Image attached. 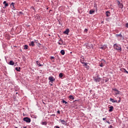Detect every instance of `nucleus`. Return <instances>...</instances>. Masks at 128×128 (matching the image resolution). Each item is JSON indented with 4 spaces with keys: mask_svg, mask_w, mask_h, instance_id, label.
<instances>
[{
    "mask_svg": "<svg viewBox=\"0 0 128 128\" xmlns=\"http://www.w3.org/2000/svg\"><path fill=\"white\" fill-rule=\"evenodd\" d=\"M109 108H110L108 110L109 112H112V110H114V106H110Z\"/></svg>",
    "mask_w": 128,
    "mask_h": 128,
    "instance_id": "obj_12",
    "label": "nucleus"
},
{
    "mask_svg": "<svg viewBox=\"0 0 128 128\" xmlns=\"http://www.w3.org/2000/svg\"><path fill=\"white\" fill-rule=\"evenodd\" d=\"M18 94V92H16V94Z\"/></svg>",
    "mask_w": 128,
    "mask_h": 128,
    "instance_id": "obj_59",
    "label": "nucleus"
},
{
    "mask_svg": "<svg viewBox=\"0 0 128 128\" xmlns=\"http://www.w3.org/2000/svg\"><path fill=\"white\" fill-rule=\"evenodd\" d=\"M112 90H114V92H116L115 93V94L116 96H118V94H120V92L118 90V89L114 88H112Z\"/></svg>",
    "mask_w": 128,
    "mask_h": 128,
    "instance_id": "obj_5",
    "label": "nucleus"
},
{
    "mask_svg": "<svg viewBox=\"0 0 128 128\" xmlns=\"http://www.w3.org/2000/svg\"><path fill=\"white\" fill-rule=\"evenodd\" d=\"M75 102H78V100H75Z\"/></svg>",
    "mask_w": 128,
    "mask_h": 128,
    "instance_id": "obj_53",
    "label": "nucleus"
},
{
    "mask_svg": "<svg viewBox=\"0 0 128 128\" xmlns=\"http://www.w3.org/2000/svg\"><path fill=\"white\" fill-rule=\"evenodd\" d=\"M125 26H126V28H128V23H126Z\"/></svg>",
    "mask_w": 128,
    "mask_h": 128,
    "instance_id": "obj_35",
    "label": "nucleus"
},
{
    "mask_svg": "<svg viewBox=\"0 0 128 128\" xmlns=\"http://www.w3.org/2000/svg\"><path fill=\"white\" fill-rule=\"evenodd\" d=\"M101 62H102V64H106V60H104V59H102Z\"/></svg>",
    "mask_w": 128,
    "mask_h": 128,
    "instance_id": "obj_29",
    "label": "nucleus"
},
{
    "mask_svg": "<svg viewBox=\"0 0 128 128\" xmlns=\"http://www.w3.org/2000/svg\"><path fill=\"white\" fill-rule=\"evenodd\" d=\"M57 113L60 114V110H58Z\"/></svg>",
    "mask_w": 128,
    "mask_h": 128,
    "instance_id": "obj_38",
    "label": "nucleus"
},
{
    "mask_svg": "<svg viewBox=\"0 0 128 128\" xmlns=\"http://www.w3.org/2000/svg\"><path fill=\"white\" fill-rule=\"evenodd\" d=\"M10 6H13L12 10H16V7L14 6V2H12Z\"/></svg>",
    "mask_w": 128,
    "mask_h": 128,
    "instance_id": "obj_17",
    "label": "nucleus"
},
{
    "mask_svg": "<svg viewBox=\"0 0 128 128\" xmlns=\"http://www.w3.org/2000/svg\"><path fill=\"white\" fill-rule=\"evenodd\" d=\"M60 22H62V20H58V24H60V26H62V23Z\"/></svg>",
    "mask_w": 128,
    "mask_h": 128,
    "instance_id": "obj_32",
    "label": "nucleus"
},
{
    "mask_svg": "<svg viewBox=\"0 0 128 128\" xmlns=\"http://www.w3.org/2000/svg\"><path fill=\"white\" fill-rule=\"evenodd\" d=\"M114 50H118L119 52H122V46H120V45L115 44L114 45Z\"/></svg>",
    "mask_w": 128,
    "mask_h": 128,
    "instance_id": "obj_1",
    "label": "nucleus"
},
{
    "mask_svg": "<svg viewBox=\"0 0 128 128\" xmlns=\"http://www.w3.org/2000/svg\"><path fill=\"white\" fill-rule=\"evenodd\" d=\"M69 98H70V100H74V96H72V95H70L69 96Z\"/></svg>",
    "mask_w": 128,
    "mask_h": 128,
    "instance_id": "obj_28",
    "label": "nucleus"
},
{
    "mask_svg": "<svg viewBox=\"0 0 128 128\" xmlns=\"http://www.w3.org/2000/svg\"><path fill=\"white\" fill-rule=\"evenodd\" d=\"M110 102H113V103L118 102L117 100H114L112 98H110Z\"/></svg>",
    "mask_w": 128,
    "mask_h": 128,
    "instance_id": "obj_13",
    "label": "nucleus"
},
{
    "mask_svg": "<svg viewBox=\"0 0 128 128\" xmlns=\"http://www.w3.org/2000/svg\"><path fill=\"white\" fill-rule=\"evenodd\" d=\"M56 128H60V126H56Z\"/></svg>",
    "mask_w": 128,
    "mask_h": 128,
    "instance_id": "obj_46",
    "label": "nucleus"
},
{
    "mask_svg": "<svg viewBox=\"0 0 128 128\" xmlns=\"http://www.w3.org/2000/svg\"><path fill=\"white\" fill-rule=\"evenodd\" d=\"M34 118H36V116H34Z\"/></svg>",
    "mask_w": 128,
    "mask_h": 128,
    "instance_id": "obj_56",
    "label": "nucleus"
},
{
    "mask_svg": "<svg viewBox=\"0 0 128 128\" xmlns=\"http://www.w3.org/2000/svg\"><path fill=\"white\" fill-rule=\"evenodd\" d=\"M48 80H50L49 84L50 86H52L54 82H56V78H54L52 76H49Z\"/></svg>",
    "mask_w": 128,
    "mask_h": 128,
    "instance_id": "obj_3",
    "label": "nucleus"
},
{
    "mask_svg": "<svg viewBox=\"0 0 128 128\" xmlns=\"http://www.w3.org/2000/svg\"><path fill=\"white\" fill-rule=\"evenodd\" d=\"M93 78L95 82H100L102 80V78L100 77L98 74H96V76L93 77Z\"/></svg>",
    "mask_w": 128,
    "mask_h": 128,
    "instance_id": "obj_2",
    "label": "nucleus"
},
{
    "mask_svg": "<svg viewBox=\"0 0 128 128\" xmlns=\"http://www.w3.org/2000/svg\"><path fill=\"white\" fill-rule=\"evenodd\" d=\"M83 64L84 66H88V63H86L84 62V63H83Z\"/></svg>",
    "mask_w": 128,
    "mask_h": 128,
    "instance_id": "obj_30",
    "label": "nucleus"
},
{
    "mask_svg": "<svg viewBox=\"0 0 128 128\" xmlns=\"http://www.w3.org/2000/svg\"><path fill=\"white\" fill-rule=\"evenodd\" d=\"M15 70H16L17 71V72H20V67H18H18H16V68H15Z\"/></svg>",
    "mask_w": 128,
    "mask_h": 128,
    "instance_id": "obj_25",
    "label": "nucleus"
},
{
    "mask_svg": "<svg viewBox=\"0 0 128 128\" xmlns=\"http://www.w3.org/2000/svg\"><path fill=\"white\" fill-rule=\"evenodd\" d=\"M62 76H64V74L60 73L59 74V78H62Z\"/></svg>",
    "mask_w": 128,
    "mask_h": 128,
    "instance_id": "obj_23",
    "label": "nucleus"
},
{
    "mask_svg": "<svg viewBox=\"0 0 128 128\" xmlns=\"http://www.w3.org/2000/svg\"><path fill=\"white\" fill-rule=\"evenodd\" d=\"M106 120V118H102L103 120Z\"/></svg>",
    "mask_w": 128,
    "mask_h": 128,
    "instance_id": "obj_42",
    "label": "nucleus"
},
{
    "mask_svg": "<svg viewBox=\"0 0 128 128\" xmlns=\"http://www.w3.org/2000/svg\"><path fill=\"white\" fill-rule=\"evenodd\" d=\"M54 56H51V58H50L51 60H54Z\"/></svg>",
    "mask_w": 128,
    "mask_h": 128,
    "instance_id": "obj_41",
    "label": "nucleus"
},
{
    "mask_svg": "<svg viewBox=\"0 0 128 128\" xmlns=\"http://www.w3.org/2000/svg\"><path fill=\"white\" fill-rule=\"evenodd\" d=\"M109 14H110V11H106V16L107 17L110 16Z\"/></svg>",
    "mask_w": 128,
    "mask_h": 128,
    "instance_id": "obj_21",
    "label": "nucleus"
},
{
    "mask_svg": "<svg viewBox=\"0 0 128 128\" xmlns=\"http://www.w3.org/2000/svg\"><path fill=\"white\" fill-rule=\"evenodd\" d=\"M90 92H92V90H90Z\"/></svg>",
    "mask_w": 128,
    "mask_h": 128,
    "instance_id": "obj_62",
    "label": "nucleus"
},
{
    "mask_svg": "<svg viewBox=\"0 0 128 128\" xmlns=\"http://www.w3.org/2000/svg\"><path fill=\"white\" fill-rule=\"evenodd\" d=\"M119 2V4H120V2Z\"/></svg>",
    "mask_w": 128,
    "mask_h": 128,
    "instance_id": "obj_64",
    "label": "nucleus"
},
{
    "mask_svg": "<svg viewBox=\"0 0 128 128\" xmlns=\"http://www.w3.org/2000/svg\"><path fill=\"white\" fill-rule=\"evenodd\" d=\"M60 122L61 124H66V122H68L67 120L66 121L64 120H62V119H60Z\"/></svg>",
    "mask_w": 128,
    "mask_h": 128,
    "instance_id": "obj_10",
    "label": "nucleus"
},
{
    "mask_svg": "<svg viewBox=\"0 0 128 128\" xmlns=\"http://www.w3.org/2000/svg\"><path fill=\"white\" fill-rule=\"evenodd\" d=\"M70 32V29L67 28L66 30L65 31H64L63 32V34H68V33Z\"/></svg>",
    "mask_w": 128,
    "mask_h": 128,
    "instance_id": "obj_7",
    "label": "nucleus"
},
{
    "mask_svg": "<svg viewBox=\"0 0 128 128\" xmlns=\"http://www.w3.org/2000/svg\"><path fill=\"white\" fill-rule=\"evenodd\" d=\"M36 42V44H38V40H34V43Z\"/></svg>",
    "mask_w": 128,
    "mask_h": 128,
    "instance_id": "obj_33",
    "label": "nucleus"
},
{
    "mask_svg": "<svg viewBox=\"0 0 128 128\" xmlns=\"http://www.w3.org/2000/svg\"><path fill=\"white\" fill-rule=\"evenodd\" d=\"M98 48H100L101 50H106V45H101L100 46H99Z\"/></svg>",
    "mask_w": 128,
    "mask_h": 128,
    "instance_id": "obj_6",
    "label": "nucleus"
},
{
    "mask_svg": "<svg viewBox=\"0 0 128 128\" xmlns=\"http://www.w3.org/2000/svg\"><path fill=\"white\" fill-rule=\"evenodd\" d=\"M19 14H22V12H19Z\"/></svg>",
    "mask_w": 128,
    "mask_h": 128,
    "instance_id": "obj_50",
    "label": "nucleus"
},
{
    "mask_svg": "<svg viewBox=\"0 0 128 128\" xmlns=\"http://www.w3.org/2000/svg\"><path fill=\"white\" fill-rule=\"evenodd\" d=\"M36 2H38V0H36Z\"/></svg>",
    "mask_w": 128,
    "mask_h": 128,
    "instance_id": "obj_55",
    "label": "nucleus"
},
{
    "mask_svg": "<svg viewBox=\"0 0 128 128\" xmlns=\"http://www.w3.org/2000/svg\"><path fill=\"white\" fill-rule=\"evenodd\" d=\"M60 40V42H61V44H64V41L62 40V39H60V40Z\"/></svg>",
    "mask_w": 128,
    "mask_h": 128,
    "instance_id": "obj_36",
    "label": "nucleus"
},
{
    "mask_svg": "<svg viewBox=\"0 0 128 128\" xmlns=\"http://www.w3.org/2000/svg\"><path fill=\"white\" fill-rule=\"evenodd\" d=\"M29 46H35L34 42V41L30 42L29 44Z\"/></svg>",
    "mask_w": 128,
    "mask_h": 128,
    "instance_id": "obj_11",
    "label": "nucleus"
},
{
    "mask_svg": "<svg viewBox=\"0 0 128 128\" xmlns=\"http://www.w3.org/2000/svg\"><path fill=\"white\" fill-rule=\"evenodd\" d=\"M37 46H42V44L38 43V44H37Z\"/></svg>",
    "mask_w": 128,
    "mask_h": 128,
    "instance_id": "obj_45",
    "label": "nucleus"
},
{
    "mask_svg": "<svg viewBox=\"0 0 128 128\" xmlns=\"http://www.w3.org/2000/svg\"><path fill=\"white\" fill-rule=\"evenodd\" d=\"M104 64L102 63H101L100 65V68H102L104 66V65H103Z\"/></svg>",
    "mask_w": 128,
    "mask_h": 128,
    "instance_id": "obj_34",
    "label": "nucleus"
},
{
    "mask_svg": "<svg viewBox=\"0 0 128 128\" xmlns=\"http://www.w3.org/2000/svg\"><path fill=\"white\" fill-rule=\"evenodd\" d=\"M52 116H56L55 114H52Z\"/></svg>",
    "mask_w": 128,
    "mask_h": 128,
    "instance_id": "obj_49",
    "label": "nucleus"
},
{
    "mask_svg": "<svg viewBox=\"0 0 128 128\" xmlns=\"http://www.w3.org/2000/svg\"><path fill=\"white\" fill-rule=\"evenodd\" d=\"M36 18H38V14L36 15Z\"/></svg>",
    "mask_w": 128,
    "mask_h": 128,
    "instance_id": "obj_43",
    "label": "nucleus"
},
{
    "mask_svg": "<svg viewBox=\"0 0 128 128\" xmlns=\"http://www.w3.org/2000/svg\"><path fill=\"white\" fill-rule=\"evenodd\" d=\"M94 8H97L96 6H94Z\"/></svg>",
    "mask_w": 128,
    "mask_h": 128,
    "instance_id": "obj_58",
    "label": "nucleus"
},
{
    "mask_svg": "<svg viewBox=\"0 0 128 128\" xmlns=\"http://www.w3.org/2000/svg\"><path fill=\"white\" fill-rule=\"evenodd\" d=\"M106 122H108V124H110V121H107Z\"/></svg>",
    "mask_w": 128,
    "mask_h": 128,
    "instance_id": "obj_48",
    "label": "nucleus"
},
{
    "mask_svg": "<svg viewBox=\"0 0 128 128\" xmlns=\"http://www.w3.org/2000/svg\"><path fill=\"white\" fill-rule=\"evenodd\" d=\"M42 126H46L48 124V122H42L40 123Z\"/></svg>",
    "mask_w": 128,
    "mask_h": 128,
    "instance_id": "obj_18",
    "label": "nucleus"
},
{
    "mask_svg": "<svg viewBox=\"0 0 128 128\" xmlns=\"http://www.w3.org/2000/svg\"><path fill=\"white\" fill-rule=\"evenodd\" d=\"M109 128H112V126L110 125Z\"/></svg>",
    "mask_w": 128,
    "mask_h": 128,
    "instance_id": "obj_47",
    "label": "nucleus"
},
{
    "mask_svg": "<svg viewBox=\"0 0 128 128\" xmlns=\"http://www.w3.org/2000/svg\"><path fill=\"white\" fill-rule=\"evenodd\" d=\"M94 12V10H90L89 14H92Z\"/></svg>",
    "mask_w": 128,
    "mask_h": 128,
    "instance_id": "obj_22",
    "label": "nucleus"
},
{
    "mask_svg": "<svg viewBox=\"0 0 128 128\" xmlns=\"http://www.w3.org/2000/svg\"><path fill=\"white\" fill-rule=\"evenodd\" d=\"M84 32H88V29H86V28L85 30H84Z\"/></svg>",
    "mask_w": 128,
    "mask_h": 128,
    "instance_id": "obj_44",
    "label": "nucleus"
},
{
    "mask_svg": "<svg viewBox=\"0 0 128 128\" xmlns=\"http://www.w3.org/2000/svg\"><path fill=\"white\" fill-rule=\"evenodd\" d=\"M60 52L62 56H64V54H66V52H64V50H61Z\"/></svg>",
    "mask_w": 128,
    "mask_h": 128,
    "instance_id": "obj_15",
    "label": "nucleus"
},
{
    "mask_svg": "<svg viewBox=\"0 0 128 128\" xmlns=\"http://www.w3.org/2000/svg\"><path fill=\"white\" fill-rule=\"evenodd\" d=\"M101 23L104 24V21H102Z\"/></svg>",
    "mask_w": 128,
    "mask_h": 128,
    "instance_id": "obj_54",
    "label": "nucleus"
},
{
    "mask_svg": "<svg viewBox=\"0 0 128 128\" xmlns=\"http://www.w3.org/2000/svg\"><path fill=\"white\" fill-rule=\"evenodd\" d=\"M23 120L24 122H26L27 124H30V122H32V120L30 119V118H28V117H25L23 118Z\"/></svg>",
    "mask_w": 128,
    "mask_h": 128,
    "instance_id": "obj_4",
    "label": "nucleus"
},
{
    "mask_svg": "<svg viewBox=\"0 0 128 128\" xmlns=\"http://www.w3.org/2000/svg\"><path fill=\"white\" fill-rule=\"evenodd\" d=\"M108 82V79H106L105 80V82Z\"/></svg>",
    "mask_w": 128,
    "mask_h": 128,
    "instance_id": "obj_40",
    "label": "nucleus"
},
{
    "mask_svg": "<svg viewBox=\"0 0 128 128\" xmlns=\"http://www.w3.org/2000/svg\"><path fill=\"white\" fill-rule=\"evenodd\" d=\"M120 98H121L120 97L119 100H118L117 103L119 104V102H122V100Z\"/></svg>",
    "mask_w": 128,
    "mask_h": 128,
    "instance_id": "obj_31",
    "label": "nucleus"
},
{
    "mask_svg": "<svg viewBox=\"0 0 128 128\" xmlns=\"http://www.w3.org/2000/svg\"><path fill=\"white\" fill-rule=\"evenodd\" d=\"M121 6H122V7H121V8H122V4H121Z\"/></svg>",
    "mask_w": 128,
    "mask_h": 128,
    "instance_id": "obj_57",
    "label": "nucleus"
},
{
    "mask_svg": "<svg viewBox=\"0 0 128 128\" xmlns=\"http://www.w3.org/2000/svg\"><path fill=\"white\" fill-rule=\"evenodd\" d=\"M116 38H118V37L123 38L122 35V34H116Z\"/></svg>",
    "mask_w": 128,
    "mask_h": 128,
    "instance_id": "obj_16",
    "label": "nucleus"
},
{
    "mask_svg": "<svg viewBox=\"0 0 128 128\" xmlns=\"http://www.w3.org/2000/svg\"><path fill=\"white\" fill-rule=\"evenodd\" d=\"M80 62L82 64H84V58H82V59L80 60Z\"/></svg>",
    "mask_w": 128,
    "mask_h": 128,
    "instance_id": "obj_24",
    "label": "nucleus"
},
{
    "mask_svg": "<svg viewBox=\"0 0 128 128\" xmlns=\"http://www.w3.org/2000/svg\"><path fill=\"white\" fill-rule=\"evenodd\" d=\"M62 102L63 104H68V102L64 100V99H62Z\"/></svg>",
    "mask_w": 128,
    "mask_h": 128,
    "instance_id": "obj_26",
    "label": "nucleus"
},
{
    "mask_svg": "<svg viewBox=\"0 0 128 128\" xmlns=\"http://www.w3.org/2000/svg\"><path fill=\"white\" fill-rule=\"evenodd\" d=\"M126 74H128V72L127 71V72H126Z\"/></svg>",
    "mask_w": 128,
    "mask_h": 128,
    "instance_id": "obj_60",
    "label": "nucleus"
},
{
    "mask_svg": "<svg viewBox=\"0 0 128 128\" xmlns=\"http://www.w3.org/2000/svg\"><path fill=\"white\" fill-rule=\"evenodd\" d=\"M121 72H126H126H128V71L126 70V68H122L120 69Z\"/></svg>",
    "mask_w": 128,
    "mask_h": 128,
    "instance_id": "obj_14",
    "label": "nucleus"
},
{
    "mask_svg": "<svg viewBox=\"0 0 128 128\" xmlns=\"http://www.w3.org/2000/svg\"><path fill=\"white\" fill-rule=\"evenodd\" d=\"M15 128H18V127H16Z\"/></svg>",
    "mask_w": 128,
    "mask_h": 128,
    "instance_id": "obj_61",
    "label": "nucleus"
},
{
    "mask_svg": "<svg viewBox=\"0 0 128 128\" xmlns=\"http://www.w3.org/2000/svg\"><path fill=\"white\" fill-rule=\"evenodd\" d=\"M34 10H36V8H33Z\"/></svg>",
    "mask_w": 128,
    "mask_h": 128,
    "instance_id": "obj_52",
    "label": "nucleus"
},
{
    "mask_svg": "<svg viewBox=\"0 0 128 128\" xmlns=\"http://www.w3.org/2000/svg\"><path fill=\"white\" fill-rule=\"evenodd\" d=\"M8 64H10V66H14V62L12 60H10Z\"/></svg>",
    "mask_w": 128,
    "mask_h": 128,
    "instance_id": "obj_19",
    "label": "nucleus"
},
{
    "mask_svg": "<svg viewBox=\"0 0 128 128\" xmlns=\"http://www.w3.org/2000/svg\"><path fill=\"white\" fill-rule=\"evenodd\" d=\"M3 4H4V7L3 8H6L7 6H8V4L6 3V1H4L3 2Z\"/></svg>",
    "mask_w": 128,
    "mask_h": 128,
    "instance_id": "obj_8",
    "label": "nucleus"
},
{
    "mask_svg": "<svg viewBox=\"0 0 128 128\" xmlns=\"http://www.w3.org/2000/svg\"><path fill=\"white\" fill-rule=\"evenodd\" d=\"M86 68L89 69L90 68V66L86 65Z\"/></svg>",
    "mask_w": 128,
    "mask_h": 128,
    "instance_id": "obj_37",
    "label": "nucleus"
},
{
    "mask_svg": "<svg viewBox=\"0 0 128 128\" xmlns=\"http://www.w3.org/2000/svg\"><path fill=\"white\" fill-rule=\"evenodd\" d=\"M24 128H27L26 126H23Z\"/></svg>",
    "mask_w": 128,
    "mask_h": 128,
    "instance_id": "obj_51",
    "label": "nucleus"
},
{
    "mask_svg": "<svg viewBox=\"0 0 128 128\" xmlns=\"http://www.w3.org/2000/svg\"><path fill=\"white\" fill-rule=\"evenodd\" d=\"M24 50H28V46L24 45Z\"/></svg>",
    "mask_w": 128,
    "mask_h": 128,
    "instance_id": "obj_27",
    "label": "nucleus"
},
{
    "mask_svg": "<svg viewBox=\"0 0 128 128\" xmlns=\"http://www.w3.org/2000/svg\"><path fill=\"white\" fill-rule=\"evenodd\" d=\"M86 46L90 48V46L92 47V48H94V46H92V44H90V46L88 45V44H87L86 45Z\"/></svg>",
    "mask_w": 128,
    "mask_h": 128,
    "instance_id": "obj_20",
    "label": "nucleus"
},
{
    "mask_svg": "<svg viewBox=\"0 0 128 128\" xmlns=\"http://www.w3.org/2000/svg\"><path fill=\"white\" fill-rule=\"evenodd\" d=\"M90 92H92V90H90Z\"/></svg>",
    "mask_w": 128,
    "mask_h": 128,
    "instance_id": "obj_63",
    "label": "nucleus"
},
{
    "mask_svg": "<svg viewBox=\"0 0 128 128\" xmlns=\"http://www.w3.org/2000/svg\"><path fill=\"white\" fill-rule=\"evenodd\" d=\"M36 64H38V66H44V64L43 63V64H40V62L37 60L36 62Z\"/></svg>",
    "mask_w": 128,
    "mask_h": 128,
    "instance_id": "obj_9",
    "label": "nucleus"
},
{
    "mask_svg": "<svg viewBox=\"0 0 128 128\" xmlns=\"http://www.w3.org/2000/svg\"><path fill=\"white\" fill-rule=\"evenodd\" d=\"M58 44H60V46H62V43H61L60 42H58Z\"/></svg>",
    "mask_w": 128,
    "mask_h": 128,
    "instance_id": "obj_39",
    "label": "nucleus"
}]
</instances>
